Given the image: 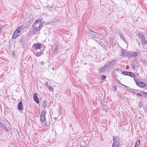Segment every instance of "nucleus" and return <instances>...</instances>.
<instances>
[{
    "label": "nucleus",
    "mask_w": 147,
    "mask_h": 147,
    "mask_svg": "<svg viewBox=\"0 0 147 147\" xmlns=\"http://www.w3.org/2000/svg\"><path fill=\"white\" fill-rule=\"evenodd\" d=\"M42 26V25H39V24L36 23H34L33 24L32 27L33 28L36 29V30H39L40 31Z\"/></svg>",
    "instance_id": "obj_5"
},
{
    "label": "nucleus",
    "mask_w": 147,
    "mask_h": 147,
    "mask_svg": "<svg viewBox=\"0 0 147 147\" xmlns=\"http://www.w3.org/2000/svg\"><path fill=\"white\" fill-rule=\"evenodd\" d=\"M18 33H19L15 31L13 34L12 38L13 39L16 38L18 37L19 36V35Z\"/></svg>",
    "instance_id": "obj_19"
},
{
    "label": "nucleus",
    "mask_w": 147,
    "mask_h": 147,
    "mask_svg": "<svg viewBox=\"0 0 147 147\" xmlns=\"http://www.w3.org/2000/svg\"><path fill=\"white\" fill-rule=\"evenodd\" d=\"M40 20H36L35 23H37L38 24H39V25L41 24V22L40 21V20H41V19L40 18L39 19Z\"/></svg>",
    "instance_id": "obj_37"
},
{
    "label": "nucleus",
    "mask_w": 147,
    "mask_h": 147,
    "mask_svg": "<svg viewBox=\"0 0 147 147\" xmlns=\"http://www.w3.org/2000/svg\"><path fill=\"white\" fill-rule=\"evenodd\" d=\"M132 57H136L138 55V52L137 51H133L132 53Z\"/></svg>",
    "instance_id": "obj_26"
},
{
    "label": "nucleus",
    "mask_w": 147,
    "mask_h": 147,
    "mask_svg": "<svg viewBox=\"0 0 147 147\" xmlns=\"http://www.w3.org/2000/svg\"><path fill=\"white\" fill-rule=\"evenodd\" d=\"M140 140L137 141L135 143L134 147H137V146H139L140 145Z\"/></svg>",
    "instance_id": "obj_22"
},
{
    "label": "nucleus",
    "mask_w": 147,
    "mask_h": 147,
    "mask_svg": "<svg viewBox=\"0 0 147 147\" xmlns=\"http://www.w3.org/2000/svg\"><path fill=\"white\" fill-rule=\"evenodd\" d=\"M116 70L118 71H121V69H116Z\"/></svg>",
    "instance_id": "obj_51"
},
{
    "label": "nucleus",
    "mask_w": 147,
    "mask_h": 147,
    "mask_svg": "<svg viewBox=\"0 0 147 147\" xmlns=\"http://www.w3.org/2000/svg\"><path fill=\"white\" fill-rule=\"evenodd\" d=\"M138 105L140 106V107H139L140 108L142 107V105H143V102L141 100L140 101Z\"/></svg>",
    "instance_id": "obj_35"
},
{
    "label": "nucleus",
    "mask_w": 147,
    "mask_h": 147,
    "mask_svg": "<svg viewBox=\"0 0 147 147\" xmlns=\"http://www.w3.org/2000/svg\"><path fill=\"white\" fill-rule=\"evenodd\" d=\"M21 30H25L26 28V26L24 24H22L18 27Z\"/></svg>",
    "instance_id": "obj_18"
},
{
    "label": "nucleus",
    "mask_w": 147,
    "mask_h": 147,
    "mask_svg": "<svg viewBox=\"0 0 147 147\" xmlns=\"http://www.w3.org/2000/svg\"><path fill=\"white\" fill-rule=\"evenodd\" d=\"M122 74L125 75H127L130 76L131 77L133 78H135L136 76L135 74L131 72L124 71L122 72Z\"/></svg>",
    "instance_id": "obj_4"
},
{
    "label": "nucleus",
    "mask_w": 147,
    "mask_h": 147,
    "mask_svg": "<svg viewBox=\"0 0 147 147\" xmlns=\"http://www.w3.org/2000/svg\"><path fill=\"white\" fill-rule=\"evenodd\" d=\"M40 45H39V44L38 43L33 45L32 46V48H33V51H35L38 49H40Z\"/></svg>",
    "instance_id": "obj_7"
},
{
    "label": "nucleus",
    "mask_w": 147,
    "mask_h": 147,
    "mask_svg": "<svg viewBox=\"0 0 147 147\" xmlns=\"http://www.w3.org/2000/svg\"><path fill=\"white\" fill-rule=\"evenodd\" d=\"M87 33L89 34H91L92 35H93L95 36H97V35L96 34H93L92 33H91L89 32H87Z\"/></svg>",
    "instance_id": "obj_44"
},
{
    "label": "nucleus",
    "mask_w": 147,
    "mask_h": 147,
    "mask_svg": "<svg viewBox=\"0 0 147 147\" xmlns=\"http://www.w3.org/2000/svg\"><path fill=\"white\" fill-rule=\"evenodd\" d=\"M142 32L141 33V32L138 34L139 37L140 38L141 40V41H144L145 40V36L142 34Z\"/></svg>",
    "instance_id": "obj_10"
},
{
    "label": "nucleus",
    "mask_w": 147,
    "mask_h": 147,
    "mask_svg": "<svg viewBox=\"0 0 147 147\" xmlns=\"http://www.w3.org/2000/svg\"><path fill=\"white\" fill-rule=\"evenodd\" d=\"M43 50L41 49H39L35 51H33L34 54L37 57H39L43 53Z\"/></svg>",
    "instance_id": "obj_3"
},
{
    "label": "nucleus",
    "mask_w": 147,
    "mask_h": 147,
    "mask_svg": "<svg viewBox=\"0 0 147 147\" xmlns=\"http://www.w3.org/2000/svg\"><path fill=\"white\" fill-rule=\"evenodd\" d=\"M121 98V99L122 100V98H123L122 96H121V98Z\"/></svg>",
    "instance_id": "obj_60"
},
{
    "label": "nucleus",
    "mask_w": 147,
    "mask_h": 147,
    "mask_svg": "<svg viewBox=\"0 0 147 147\" xmlns=\"http://www.w3.org/2000/svg\"><path fill=\"white\" fill-rule=\"evenodd\" d=\"M49 11H52V10L51 9H49Z\"/></svg>",
    "instance_id": "obj_58"
},
{
    "label": "nucleus",
    "mask_w": 147,
    "mask_h": 147,
    "mask_svg": "<svg viewBox=\"0 0 147 147\" xmlns=\"http://www.w3.org/2000/svg\"><path fill=\"white\" fill-rule=\"evenodd\" d=\"M40 117V120L42 121V123H44L45 122V117Z\"/></svg>",
    "instance_id": "obj_30"
},
{
    "label": "nucleus",
    "mask_w": 147,
    "mask_h": 147,
    "mask_svg": "<svg viewBox=\"0 0 147 147\" xmlns=\"http://www.w3.org/2000/svg\"><path fill=\"white\" fill-rule=\"evenodd\" d=\"M113 143L112 147H120V140L119 136L114 137L113 139Z\"/></svg>",
    "instance_id": "obj_1"
},
{
    "label": "nucleus",
    "mask_w": 147,
    "mask_h": 147,
    "mask_svg": "<svg viewBox=\"0 0 147 147\" xmlns=\"http://www.w3.org/2000/svg\"><path fill=\"white\" fill-rule=\"evenodd\" d=\"M36 29H35V28H33V29H31V31H30L31 33V34H34V35H35V34H37V32H38L39 31L36 30Z\"/></svg>",
    "instance_id": "obj_17"
},
{
    "label": "nucleus",
    "mask_w": 147,
    "mask_h": 147,
    "mask_svg": "<svg viewBox=\"0 0 147 147\" xmlns=\"http://www.w3.org/2000/svg\"><path fill=\"white\" fill-rule=\"evenodd\" d=\"M70 127H71V125H70Z\"/></svg>",
    "instance_id": "obj_61"
},
{
    "label": "nucleus",
    "mask_w": 147,
    "mask_h": 147,
    "mask_svg": "<svg viewBox=\"0 0 147 147\" xmlns=\"http://www.w3.org/2000/svg\"><path fill=\"white\" fill-rule=\"evenodd\" d=\"M2 123V122L1 121V119H0V125H1V124Z\"/></svg>",
    "instance_id": "obj_53"
},
{
    "label": "nucleus",
    "mask_w": 147,
    "mask_h": 147,
    "mask_svg": "<svg viewBox=\"0 0 147 147\" xmlns=\"http://www.w3.org/2000/svg\"><path fill=\"white\" fill-rule=\"evenodd\" d=\"M104 66V67L105 68L106 71L109 72L111 70L112 68L108 64V62Z\"/></svg>",
    "instance_id": "obj_11"
},
{
    "label": "nucleus",
    "mask_w": 147,
    "mask_h": 147,
    "mask_svg": "<svg viewBox=\"0 0 147 147\" xmlns=\"http://www.w3.org/2000/svg\"><path fill=\"white\" fill-rule=\"evenodd\" d=\"M3 28V26L0 27V35H1V32H2V30Z\"/></svg>",
    "instance_id": "obj_45"
},
{
    "label": "nucleus",
    "mask_w": 147,
    "mask_h": 147,
    "mask_svg": "<svg viewBox=\"0 0 147 147\" xmlns=\"http://www.w3.org/2000/svg\"><path fill=\"white\" fill-rule=\"evenodd\" d=\"M45 126L47 128H49V126L48 123L47 122L45 123Z\"/></svg>",
    "instance_id": "obj_43"
},
{
    "label": "nucleus",
    "mask_w": 147,
    "mask_h": 147,
    "mask_svg": "<svg viewBox=\"0 0 147 147\" xmlns=\"http://www.w3.org/2000/svg\"><path fill=\"white\" fill-rule=\"evenodd\" d=\"M93 38H94V39L96 41L98 42V41H99V40H98V39H100V38L98 36L97 38L94 37Z\"/></svg>",
    "instance_id": "obj_40"
},
{
    "label": "nucleus",
    "mask_w": 147,
    "mask_h": 147,
    "mask_svg": "<svg viewBox=\"0 0 147 147\" xmlns=\"http://www.w3.org/2000/svg\"><path fill=\"white\" fill-rule=\"evenodd\" d=\"M126 57H132V54L131 53V52H128Z\"/></svg>",
    "instance_id": "obj_28"
},
{
    "label": "nucleus",
    "mask_w": 147,
    "mask_h": 147,
    "mask_svg": "<svg viewBox=\"0 0 147 147\" xmlns=\"http://www.w3.org/2000/svg\"><path fill=\"white\" fill-rule=\"evenodd\" d=\"M37 94V93H34V94L33 95V99L34 100L37 104H38L39 103V101L38 97L36 96Z\"/></svg>",
    "instance_id": "obj_12"
},
{
    "label": "nucleus",
    "mask_w": 147,
    "mask_h": 147,
    "mask_svg": "<svg viewBox=\"0 0 147 147\" xmlns=\"http://www.w3.org/2000/svg\"><path fill=\"white\" fill-rule=\"evenodd\" d=\"M98 71L99 72V73H101L102 72H104V71H106V69L105 67H104V66L102 67H99L98 69Z\"/></svg>",
    "instance_id": "obj_16"
},
{
    "label": "nucleus",
    "mask_w": 147,
    "mask_h": 147,
    "mask_svg": "<svg viewBox=\"0 0 147 147\" xmlns=\"http://www.w3.org/2000/svg\"><path fill=\"white\" fill-rule=\"evenodd\" d=\"M101 105V108L105 112L108 113V111H107V110H109V109L107 107L106 105H105L104 104H102Z\"/></svg>",
    "instance_id": "obj_9"
},
{
    "label": "nucleus",
    "mask_w": 147,
    "mask_h": 147,
    "mask_svg": "<svg viewBox=\"0 0 147 147\" xmlns=\"http://www.w3.org/2000/svg\"><path fill=\"white\" fill-rule=\"evenodd\" d=\"M121 53L123 56L126 57L128 51L126 50L121 48Z\"/></svg>",
    "instance_id": "obj_14"
},
{
    "label": "nucleus",
    "mask_w": 147,
    "mask_h": 147,
    "mask_svg": "<svg viewBox=\"0 0 147 147\" xmlns=\"http://www.w3.org/2000/svg\"><path fill=\"white\" fill-rule=\"evenodd\" d=\"M50 8H52L53 9H54V7H53V6H50Z\"/></svg>",
    "instance_id": "obj_54"
},
{
    "label": "nucleus",
    "mask_w": 147,
    "mask_h": 147,
    "mask_svg": "<svg viewBox=\"0 0 147 147\" xmlns=\"http://www.w3.org/2000/svg\"><path fill=\"white\" fill-rule=\"evenodd\" d=\"M15 32H17L20 33L21 32V30L18 27L17 29L15 31Z\"/></svg>",
    "instance_id": "obj_39"
},
{
    "label": "nucleus",
    "mask_w": 147,
    "mask_h": 147,
    "mask_svg": "<svg viewBox=\"0 0 147 147\" xmlns=\"http://www.w3.org/2000/svg\"><path fill=\"white\" fill-rule=\"evenodd\" d=\"M136 64V62H132L131 63V67L134 70H135Z\"/></svg>",
    "instance_id": "obj_21"
},
{
    "label": "nucleus",
    "mask_w": 147,
    "mask_h": 147,
    "mask_svg": "<svg viewBox=\"0 0 147 147\" xmlns=\"http://www.w3.org/2000/svg\"><path fill=\"white\" fill-rule=\"evenodd\" d=\"M142 62L144 65H146L147 63L144 60H142Z\"/></svg>",
    "instance_id": "obj_48"
},
{
    "label": "nucleus",
    "mask_w": 147,
    "mask_h": 147,
    "mask_svg": "<svg viewBox=\"0 0 147 147\" xmlns=\"http://www.w3.org/2000/svg\"><path fill=\"white\" fill-rule=\"evenodd\" d=\"M130 89L131 90V93L134 94H135L136 93V91H135V90L134 89H132L131 88H130Z\"/></svg>",
    "instance_id": "obj_38"
},
{
    "label": "nucleus",
    "mask_w": 147,
    "mask_h": 147,
    "mask_svg": "<svg viewBox=\"0 0 147 147\" xmlns=\"http://www.w3.org/2000/svg\"><path fill=\"white\" fill-rule=\"evenodd\" d=\"M88 30L89 31H88V32H90H90H93V33H95V34H97L98 35H100L98 34V33L97 32H94V31H93V30H92L90 29H88ZM88 32L87 31V32Z\"/></svg>",
    "instance_id": "obj_32"
},
{
    "label": "nucleus",
    "mask_w": 147,
    "mask_h": 147,
    "mask_svg": "<svg viewBox=\"0 0 147 147\" xmlns=\"http://www.w3.org/2000/svg\"><path fill=\"white\" fill-rule=\"evenodd\" d=\"M142 42V45L143 46H144L145 45L147 44V40H145L144 41H141Z\"/></svg>",
    "instance_id": "obj_34"
},
{
    "label": "nucleus",
    "mask_w": 147,
    "mask_h": 147,
    "mask_svg": "<svg viewBox=\"0 0 147 147\" xmlns=\"http://www.w3.org/2000/svg\"><path fill=\"white\" fill-rule=\"evenodd\" d=\"M0 126L1 128H2L4 129L5 130L7 131H8L9 130L7 129V128L5 124H4L3 123H2L1 124V125Z\"/></svg>",
    "instance_id": "obj_20"
},
{
    "label": "nucleus",
    "mask_w": 147,
    "mask_h": 147,
    "mask_svg": "<svg viewBox=\"0 0 147 147\" xmlns=\"http://www.w3.org/2000/svg\"><path fill=\"white\" fill-rule=\"evenodd\" d=\"M117 96L118 97L121 98V95L118 93L117 94Z\"/></svg>",
    "instance_id": "obj_49"
},
{
    "label": "nucleus",
    "mask_w": 147,
    "mask_h": 147,
    "mask_svg": "<svg viewBox=\"0 0 147 147\" xmlns=\"http://www.w3.org/2000/svg\"><path fill=\"white\" fill-rule=\"evenodd\" d=\"M54 119H55V120L57 119V117H55V118H54Z\"/></svg>",
    "instance_id": "obj_57"
},
{
    "label": "nucleus",
    "mask_w": 147,
    "mask_h": 147,
    "mask_svg": "<svg viewBox=\"0 0 147 147\" xmlns=\"http://www.w3.org/2000/svg\"><path fill=\"white\" fill-rule=\"evenodd\" d=\"M117 60L116 59H113L111 61L108 62V64L112 68L113 67L114 65L117 62Z\"/></svg>",
    "instance_id": "obj_8"
},
{
    "label": "nucleus",
    "mask_w": 147,
    "mask_h": 147,
    "mask_svg": "<svg viewBox=\"0 0 147 147\" xmlns=\"http://www.w3.org/2000/svg\"><path fill=\"white\" fill-rule=\"evenodd\" d=\"M55 47L54 50V52L56 53L58 50L59 46L57 44H55Z\"/></svg>",
    "instance_id": "obj_24"
},
{
    "label": "nucleus",
    "mask_w": 147,
    "mask_h": 147,
    "mask_svg": "<svg viewBox=\"0 0 147 147\" xmlns=\"http://www.w3.org/2000/svg\"><path fill=\"white\" fill-rule=\"evenodd\" d=\"M136 95L138 97H140L143 96L146 98H147V92L140 91V93L137 92Z\"/></svg>",
    "instance_id": "obj_6"
},
{
    "label": "nucleus",
    "mask_w": 147,
    "mask_h": 147,
    "mask_svg": "<svg viewBox=\"0 0 147 147\" xmlns=\"http://www.w3.org/2000/svg\"><path fill=\"white\" fill-rule=\"evenodd\" d=\"M110 44L111 45L112 47H113V41H111V39Z\"/></svg>",
    "instance_id": "obj_47"
},
{
    "label": "nucleus",
    "mask_w": 147,
    "mask_h": 147,
    "mask_svg": "<svg viewBox=\"0 0 147 147\" xmlns=\"http://www.w3.org/2000/svg\"><path fill=\"white\" fill-rule=\"evenodd\" d=\"M130 89H129V88H128V90H127L128 91H129V90H130L131 91V90H130Z\"/></svg>",
    "instance_id": "obj_56"
},
{
    "label": "nucleus",
    "mask_w": 147,
    "mask_h": 147,
    "mask_svg": "<svg viewBox=\"0 0 147 147\" xmlns=\"http://www.w3.org/2000/svg\"><path fill=\"white\" fill-rule=\"evenodd\" d=\"M112 87L114 91L116 92L117 91V87L114 84L113 85Z\"/></svg>",
    "instance_id": "obj_31"
},
{
    "label": "nucleus",
    "mask_w": 147,
    "mask_h": 147,
    "mask_svg": "<svg viewBox=\"0 0 147 147\" xmlns=\"http://www.w3.org/2000/svg\"><path fill=\"white\" fill-rule=\"evenodd\" d=\"M48 88L50 91H52V89H53V88H52V87H51L49 86Z\"/></svg>",
    "instance_id": "obj_46"
},
{
    "label": "nucleus",
    "mask_w": 147,
    "mask_h": 147,
    "mask_svg": "<svg viewBox=\"0 0 147 147\" xmlns=\"http://www.w3.org/2000/svg\"><path fill=\"white\" fill-rule=\"evenodd\" d=\"M41 18V20H42V18Z\"/></svg>",
    "instance_id": "obj_62"
},
{
    "label": "nucleus",
    "mask_w": 147,
    "mask_h": 147,
    "mask_svg": "<svg viewBox=\"0 0 147 147\" xmlns=\"http://www.w3.org/2000/svg\"><path fill=\"white\" fill-rule=\"evenodd\" d=\"M58 112L59 114H61L62 113V110L61 109V106H59L58 108Z\"/></svg>",
    "instance_id": "obj_27"
},
{
    "label": "nucleus",
    "mask_w": 147,
    "mask_h": 147,
    "mask_svg": "<svg viewBox=\"0 0 147 147\" xmlns=\"http://www.w3.org/2000/svg\"><path fill=\"white\" fill-rule=\"evenodd\" d=\"M138 44L139 45V46H140V42H138Z\"/></svg>",
    "instance_id": "obj_55"
},
{
    "label": "nucleus",
    "mask_w": 147,
    "mask_h": 147,
    "mask_svg": "<svg viewBox=\"0 0 147 147\" xmlns=\"http://www.w3.org/2000/svg\"><path fill=\"white\" fill-rule=\"evenodd\" d=\"M49 125H48L49 126V128H50V127H53V124H51L50 121H49Z\"/></svg>",
    "instance_id": "obj_42"
},
{
    "label": "nucleus",
    "mask_w": 147,
    "mask_h": 147,
    "mask_svg": "<svg viewBox=\"0 0 147 147\" xmlns=\"http://www.w3.org/2000/svg\"><path fill=\"white\" fill-rule=\"evenodd\" d=\"M18 107L19 110H22L23 109V106L22 102L20 101L19 103Z\"/></svg>",
    "instance_id": "obj_15"
},
{
    "label": "nucleus",
    "mask_w": 147,
    "mask_h": 147,
    "mask_svg": "<svg viewBox=\"0 0 147 147\" xmlns=\"http://www.w3.org/2000/svg\"><path fill=\"white\" fill-rule=\"evenodd\" d=\"M39 45H40V49H42L44 51L45 48L46 46H45L44 45L42 44L41 43H39Z\"/></svg>",
    "instance_id": "obj_25"
},
{
    "label": "nucleus",
    "mask_w": 147,
    "mask_h": 147,
    "mask_svg": "<svg viewBox=\"0 0 147 147\" xmlns=\"http://www.w3.org/2000/svg\"><path fill=\"white\" fill-rule=\"evenodd\" d=\"M47 102L45 100H43V104H42L43 107H44L47 108Z\"/></svg>",
    "instance_id": "obj_29"
},
{
    "label": "nucleus",
    "mask_w": 147,
    "mask_h": 147,
    "mask_svg": "<svg viewBox=\"0 0 147 147\" xmlns=\"http://www.w3.org/2000/svg\"><path fill=\"white\" fill-rule=\"evenodd\" d=\"M119 35L120 38L123 40L127 44V42L125 38V36L123 34L121 33H119Z\"/></svg>",
    "instance_id": "obj_13"
},
{
    "label": "nucleus",
    "mask_w": 147,
    "mask_h": 147,
    "mask_svg": "<svg viewBox=\"0 0 147 147\" xmlns=\"http://www.w3.org/2000/svg\"><path fill=\"white\" fill-rule=\"evenodd\" d=\"M25 38L24 37H22V39L20 40L19 42L22 44H24V40Z\"/></svg>",
    "instance_id": "obj_36"
},
{
    "label": "nucleus",
    "mask_w": 147,
    "mask_h": 147,
    "mask_svg": "<svg viewBox=\"0 0 147 147\" xmlns=\"http://www.w3.org/2000/svg\"><path fill=\"white\" fill-rule=\"evenodd\" d=\"M40 63L41 65H43L44 64V62L43 61H42L40 62Z\"/></svg>",
    "instance_id": "obj_50"
},
{
    "label": "nucleus",
    "mask_w": 147,
    "mask_h": 147,
    "mask_svg": "<svg viewBox=\"0 0 147 147\" xmlns=\"http://www.w3.org/2000/svg\"><path fill=\"white\" fill-rule=\"evenodd\" d=\"M102 40L101 39H100L98 41V42L99 44H100V45H101L102 46L105 47V45L103 44V42L102 41Z\"/></svg>",
    "instance_id": "obj_23"
},
{
    "label": "nucleus",
    "mask_w": 147,
    "mask_h": 147,
    "mask_svg": "<svg viewBox=\"0 0 147 147\" xmlns=\"http://www.w3.org/2000/svg\"><path fill=\"white\" fill-rule=\"evenodd\" d=\"M122 99H123V100H125V99L124 98H122Z\"/></svg>",
    "instance_id": "obj_59"
},
{
    "label": "nucleus",
    "mask_w": 147,
    "mask_h": 147,
    "mask_svg": "<svg viewBox=\"0 0 147 147\" xmlns=\"http://www.w3.org/2000/svg\"><path fill=\"white\" fill-rule=\"evenodd\" d=\"M45 114H46V112L44 111H42V112L40 114V117H45Z\"/></svg>",
    "instance_id": "obj_33"
},
{
    "label": "nucleus",
    "mask_w": 147,
    "mask_h": 147,
    "mask_svg": "<svg viewBox=\"0 0 147 147\" xmlns=\"http://www.w3.org/2000/svg\"><path fill=\"white\" fill-rule=\"evenodd\" d=\"M134 80L136 82V85L139 87L141 88H143L146 86V84L144 82L138 80L137 79L134 78Z\"/></svg>",
    "instance_id": "obj_2"
},
{
    "label": "nucleus",
    "mask_w": 147,
    "mask_h": 147,
    "mask_svg": "<svg viewBox=\"0 0 147 147\" xmlns=\"http://www.w3.org/2000/svg\"><path fill=\"white\" fill-rule=\"evenodd\" d=\"M123 86H125V87H127V88H129L128 87H127V86H126L123 84H121Z\"/></svg>",
    "instance_id": "obj_52"
},
{
    "label": "nucleus",
    "mask_w": 147,
    "mask_h": 147,
    "mask_svg": "<svg viewBox=\"0 0 147 147\" xmlns=\"http://www.w3.org/2000/svg\"><path fill=\"white\" fill-rule=\"evenodd\" d=\"M106 78V76H104V75H102L101 77V80H103L105 79Z\"/></svg>",
    "instance_id": "obj_41"
}]
</instances>
